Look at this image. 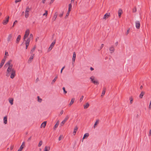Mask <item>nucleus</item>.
<instances>
[{"label": "nucleus", "instance_id": "a211bd4d", "mask_svg": "<svg viewBox=\"0 0 151 151\" xmlns=\"http://www.w3.org/2000/svg\"><path fill=\"white\" fill-rule=\"evenodd\" d=\"M76 57V54L75 52H74L73 53V57L72 58V61L73 62H74Z\"/></svg>", "mask_w": 151, "mask_h": 151}, {"label": "nucleus", "instance_id": "4468645a", "mask_svg": "<svg viewBox=\"0 0 151 151\" xmlns=\"http://www.w3.org/2000/svg\"><path fill=\"white\" fill-rule=\"evenodd\" d=\"M118 13L119 17H120L122 13V10L120 9H119L118 12Z\"/></svg>", "mask_w": 151, "mask_h": 151}, {"label": "nucleus", "instance_id": "864d4df0", "mask_svg": "<svg viewBox=\"0 0 151 151\" xmlns=\"http://www.w3.org/2000/svg\"><path fill=\"white\" fill-rule=\"evenodd\" d=\"M63 13H62L61 14H60L59 15V16L60 17H62L63 16Z\"/></svg>", "mask_w": 151, "mask_h": 151}, {"label": "nucleus", "instance_id": "b1692460", "mask_svg": "<svg viewBox=\"0 0 151 151\" xmlns=\"http://www.w3.org/2000/svg\"><path fill=\"white\" fill-rule=\"evenodd\" d=\"M13 100H14L13 98H10L9 99V102L12 105L13 104Z\"/></svg>", "mask_w": 151, "mask_h": 151}, {"label": "nucleus", "instance_id": "5fc2aeb1", "mask_svg": "<svg viewBox=\"0 0 151 151\" xmlns=\"http://www.w3.org/2000/svg\"><path fill=\"white\" fill-rule=\"evenodd\" d=\"M63 110H62V111H60V115H62V114H63Z\"/></svg>", "mask_w": 151, "mask_h": 151}, {"label": "nucleus", "instance_id": "f8f14e48", "mask_svg": "<svg viewBox=\"0 0 151 151\" xmlns=\"http://www.w3.org/2000/svg\"><path fill=\"white\" fill-rule=\"evenodd\" d=\"M24 145V142H23L22 143V145L19 148L18 150L17 151H21L24 148L23 146Z\"/></svg>", "mask_w": 151, "mask_h": 151}, {"label": "nucleus", "instance_id": "dca6fc26", "mask_svg": "<svg viewBox=\"0 0 151 151\" xmlns=\"http://www.w3.org/2000/svg\"><path fill=\"white\" fill-rule=\"evenodd\" d=\"M57 15H58L57 13V12H56L55 13V15H54V16L53 17V19H52L53 20V21H55V20L56 19L57 17Z\"/></svg>", "mask_w": 151, "mask_h": 151}, {"label": "nucleus", "instance_id": "f257e3e1", "mask_svg": "<svg viewBox=\"0 0 151 151\" xmlns=\"http://www.w3.org/2000/svg\"><path fill=\"white\" fill-rule=\"evenodd\" d=\"M12 62V60L9 61L4 65V67L6 68L8 67L7 69L6 76L8 77L10 75V78L13 79L15 76V70L13 68V65H10Z\"/></svg>", "mask_w": 151, "mask_h": 151}, {"label": "nucleus", "instance_id": "e433bc0d", "mask_svg": "<svg viewBox=\"0 0 151 151\" xmlns=\"http://www.w3.org/2000/svg\"><path fill=\"white\" fill-rule=\"evenodd\" d=\"M45 12L43 14V16H47V15L48 12L47 11H46V10H45Z\"/></svg>", "mask_w": 151, "mask_h": 151}, {"label": "nucleus", "instance_id": "1a4fd4ad", "mask_svg": "<svg viewBox=\"0 0 151 151\" xmlns=\"http://www.w3.org/2000/svg\"><path fill=\"white\" fill-rule=\"evenodd\" d=\"M110 16V13H108L106 14L104 16L103 19H106L108 17Z\"/></svg>", "mask_w": 151, "mask_h": 151}, {"label": "nucleus", "instance_id": "4c0bfd02", "mask_svg": "<svg viewBox=\"0 0 151 151\" xmlns=\"http://www.w3.org/2000/svg\"><path fill=\"white\" fill-rule=\"evenodd\" d=\"M37 98L38 99V102H41V101H42V99H41L40 98L39 96H37Z\"/></svg>", "mask_w": 151, "mask_h": 151}, {"label": "nucleus", "instance_id": "423d86ee", "mask_svg": "<svg viewBox=\"0 0 151 151\" xmlns=\"http://www.w3.org/2000/svg\"><path fill=\"white\" fill-rule=\"evenodd\" d=\"M6 56H5L4 57V58H3V59L1 61V62L0 63V68H1L2 67V66H3V65H4V62L6 60Z\"/></svg>", "mask_w": 151, "mask_h": 151}, {"label": "nucleus", "instance_id": "2eb2a0df", "mask_svg": "<svg viewBox=\"0 0 151 151\" xmlns=\"http://www.w3.org/2000/svg\"><path fill=\"white\" fill-rule=\"evenodd\" d=\"M109 50L111 52V53H112L114 51V47L113 46H112L109 48Z\"/></svg>", "mask_w": 151, "mask_h": 151}, {"label": "nucleus", "instance_id": "58836bf2", "mask_svg": "<svg viewBox=\"0 0 151 151\" xmlns=\"http://www.w3.org/2000/svg\"><path fill=\"white\" fill-rule=\"evenodd\" d=\"M17 20L15 21L14 22L13 25L12 26V27H11V28H12V27H14L15 24H16V23H17Z\"/></svg>", "mask_w": 151, "mask_h": 151}, {"label": "nucleus", "instance_id": "8fccbe9b", "mask_svg": "<svg viewBox=\"0 0 151 151\" xmlns=\"http://www.w3.org/2000/svg\"><path fill=\"white\" fill-rule=\"evenodd\" d=\"M52 47H51L50 46V47H49V48H48V50L49 51H50V50H52Z\"/></svg>", "mask_w": 151, "mask_h": 151}, {"label": "nucleus", "instance_id": "13d9d810", "mask_svg": "<svg viewBox=\"0 0 151 151\" xmlns=\"http://www.w3.org/2000/svg\"><path fill=\"white\" fill-rule=\"evenodd\" d=\"M151 135V129L150 130L149 135L150 136Z\"/></svg>", "mask_w": 151, "mask_h": 151}, {"label": "nucleus", "instance_id": "49530a36", "mask_svg": "<svg viewBox=\"0 0 151 151\" xmlns=\"http://www.w3.org/2000/svg\"><path fill=\"white\" fill-rule=\"evenodd\" d=\"M149 108L150 109L151 108V101H150L149 105Z\"/></svg>", "mask_w": 151, "mask_h": 151}, {"label": "nucleus", "instance_id": "338daca9", "mask_svg": "<svg viewBox=\"0 0 151 151\" xmlns=\"http://www.w3.org/2000/svg\"><path fill=\"white\" fill-rule=\"evenodd\" d=\"M8 52H6L5 53V55H8Z\"/></svg>", "mask_w": 151, "mask_h": 151}, {"label": "nucleus", "instance_id": "2f4dec72", "mask_svg": "<svg viewBox=\"0 0 151 151\" xmlns=\"http://www.w3.org/2000/svg\"><path fill=\"white\" fill-rule=\"evenodd\" d=\"M24 40L26 41L25 44H29L30 41V40L29 38H28L26 40Z\"/></svg>", "mask_w": 151, "mask_h": 151}, {"label": "nucleus", "instance_id": "473e14b6", "mask_svg": "<svg viewBox=\"0 0 151 151\" xmlns=\"http://www.w3.org/2000/svg\"><path fill=\"white\" fill-rule=\"evenodd\" d=\"M66 122H65V121L63 120L60 123V126L62 127L63 124L65 123Z\"/></svg>", "mask_w": 151, "mask_h": 151}, {"label": "nucleus", "instance_id": "39448f33", "mask_svg": "<svg viewBox=\"0 0 151 151\" xmlns=\"http://www.w3.org/2000/svg\"><path fill=\"white\" fill-rule=\"evenodd\" d=\"M9 16H7L6 19L3 21L2 22L3 24L6 25L9 22Z\"/></svg>", "mask_w": 151, "mask_h": 151}, {"label": "nucleus", "instance_id": "c756f323", "mask_svg": "<svg viewBox=\"0 0 151 151\" xmlns=\"http://www.w3.org/2000/svg\"><path fill=\"white\" fill-rule=\"evenodd\" d=\"M59 121H58V122L56 123V124L54 126V129H55L58 127L59 125Z\"/></svg>", "mask_w": 151, "mask_h": 151}, {"label": "nucleus", "instance_id": "7ed1b4c3", "mask_svg": "<svg viewBox=\"0 0 151 151\" xmlns=\"http://www.w3.org/2000/svg\"><path fill=\"white\" fill-rule=\"evenodd\" d=\"M31 9L29 7H27L26 8V11L25 12V17L26 18H27L28 17L29 14V12L30 10Z\"/></svg>", "mask_w": 151, "mask_h": 151}, {"label": "nucleus", "instance_id": "4be33fe9", "mask_svg": "<svg viewBox=\"0 0 151 151\" xmlns=\"http://www.w3.org/2000/svg\"><path fill=\"white\" fill-rule=\"evenodd\" d=\"M75 100V99L74 98H72L71 100V101L69 104V106H71L74 103Z\"/></svg>", "mask_w": 151, "mask_h": 151}, {"label": "nucleus", "instance_id": "20e7f679", "mask_svg": "<svg viewBox=\"0 0 151 151\" xmlns=\"http://www.w3.org/2000/svg\"><path fill=\"white\" fill-rule=\"evenodd\" d=\"M29 34V29L27 30L25 32V35H24L23 40H25L28 37Z\"/></svg>", "mask_w": 151, "mask_h": 151}, {"label": "nucleus", "instance_id": "393cba45", "mask_svg": "<svg viewBox=\"0 0 151 151\" xmlns=\"http://www.w3.org/2000/svg\"><path fill=\"white\" fill-rule=\"evenodd\" d=\"M4 123L5 124H6L7 123V117L5 116L4 118Z\"/></svg>", "mask_w": 151, "mask_h": 151}, {"label": "nucleus", "instance_id": "c9c22d12", "mask_svg": "<svg viewBox=\"0 0 151 151\" xmlns=\"http://www.w3.org/2000/svg\"><path fill=\"white\" fill-rule=\"evenodd\" d=\"M42 141H40L39 143V144L38 145V146L39 147H40L42 145Z\"/></svg>", "mask_w": 151, "mask_h": 151}, {"label": "nucleus", "instance_id": "f03ea898", "mask_svg": "<svg viewBox=\"0 0 151 151\" xmlns=\"http://www.w3.org/2000/svg\"><path fill=\"white\" fill-rule=\"evenodd\" d=\"M92 82L94 84L98 85L99 84L98 81L93 76H92L90 78Z\"/></svg>", "mask_w": 151, "mask_h": 151}, {"label": "nucleus", "instance_id": "774afa93", "mask_svg": "<svg viewBox=\"0 0 151 151\" xmlns=\"http://www.w3.org/2000/svg\"><path fill=\"white\" fill-rule=\"evenodd\" d=\"M54 0H51V2H50V3H52L53 2V1H54Z\"/></svg>", "mask_w": 151, "mask_h": 151}, {"label": "nucleus", "instance_id": "bf43d9fd", "mask_svg": "<svg viewBox=\"0 0 151 151\" xmlns=\"http://www.w3.org/2000/svg\"><path fill=\"white\" fill-rule=\"evenodd\" d=\"M104 45L103 44H102L101 45V49H102V47L104 46Z\"/></svg>", "mask_w": 151, "mask_h": 151}, {"label": "nucleus", "instance_id": "0e129e2a", "mask_svg": "<svg viewBox=\"0 0 151 151\" xmlns=\"http://www.w3.org/2000/svg\"><path fill=\"white\" fill-rule=\"evenodd\" d=\"M74 1V0H71V4L72 3H73Z\"/></svg>", "mask_w": 151, "mask_h": 151}, {"label": "nucleus", "instance_id": "6e6552de", "mask_svg": "<svg viewBox=\"0 0 151 151\" xmlns=\"http://www.w3.org/2000/svg\"><path fill=\"white\" fill-rule=\"evenodd\" d=\"M135 24L136 28L137 29H139L140 26L139 22V21H137L136 22Z\"/></svg>", "mask_w": 151, "mask_h": 151}, {"label": "nucleus", "instance_id": "5701e85b", "mask_svg": "<svg viewBox=\"0 0 151 151\" xmlns=\"http://www.w3.org/2000/svg\"><path fill=\"white\" fill-rule=\"evenodd\" d=\"M145 92L144 91H142L139 95V97L140 98H142Z\"/></svg>", "mask_w": 151, "mask_h": 151}, {"label": "nucleus", "instance_id": "37998d69", "mask_svg": "<svg viewBox=\"0 0 151 151\" xmlns=\"http://www.w3.org/2000/svg\"><path fill=\"white\" fill-rule=\"evenodd\" d=\"M63 90L64 93L65 94L67 93V91L65 90V88L64 87H63Z\"/></svg>", "mask_w": 151, "mask_h": 151}, {"label": "nucleus", "instance_id": "bb28decb", "mask_svg": "<svg viewBox=\"0 0 151 151\" xmlns=\"http://www.w3.org/2000/svg\"><path fill=\"white\" fill-rule=\"evenodd\" d=\"M56 40H55L52 43L50 46L53 48L54 47V45L55 44Z\"/></svg>", "mask_w": 151, "mask_h": 151}, {"label": "nucleus", "instance_id": "680f3d73", "mask_svg": "<svg viewBox=\"0 0 151 151\" xmlns=\"http://www.w3.org/2000/svg\"><path fill=\"white\" fill-rule=\"evenodd\" d=\"M70 11H71V10L68 9L67 13L69 14Z\"/></svg>", "mask_w": 151, "mask_h": 151}, {"label": "nucleus", "instance_id": "6ab92c4d", "mask_svg": "<svg viewBox=\"0 0 151 151\" xmlns=\"http://www.w3.org/2000/svg\"><path fill=\"white\" fill-rule=\"evenodd\" d=\"M78 127L77 126H76L74 129V131L73 132V134L74 135H75L76 132V131L78 130Z\"/></svg>", "mask_w": 151, "mask_h": 151}, {"label": "nucleus", "instance_id": "9d476101", "mask_svg": "<svg viewBox=\"0 0 151 151\" xmlns=\"http://www.w3.org/2000/svg\"><path fill=\"white\" fill-rule=\"evenodd\" d=\"M21 36V35H18L16 40V42L17 43H18L20 40Z\"/></svg>", "mask_w": 151, "mask_h": 151}, {"label": "nucleus", "instance_id": "412c9836", "mask_svg": "<svg viewBox=\"0 0 151 151\" xmlns=\"http://www.w3.org/2000/svg\"><path fill=\"white\" fill-rule=\"evenodd\" d=\"M36 45H35L34 47H33V48H32V49L31 50V51L30 52V53L31 54H32V53L34 51L35 49H36Z\"/></svg>", "mask_w": 151, "mask_h": 151}, {"label": "nucleus", "instance_id": "a878e982", "mask_svg": "<svg viewBox=\"0 0 151 151\" xmlns=\"http://www.w3.org/2000/svg\"><path fill=\"white\" fill-rule=\"evenodd\" d=\"M89 136L88 133H86L84 135V136L83 138V139H84L85 138H86Z\"/></svg>", "mask_w": 151, "mask_h": 151}, {"label": "nucleus", "instance_id": "7c9ffc66", "mask_svg": "<svg viewBox=\"0 0 151 151\" xmlns=\"http://www.w3.org/2000/svg\"><path fill=\"white\" fill-rule=\"evenodd\" d=\"M57 78H58L57 76L55 77V78L52 80V81L51 83V84H53L54 83V82H55V81H56V79H57Z\"/></svg>", "mask_w": 151, "mask_h": 151}, {"label": "nucleus", "instance_id": "e2e57ef3", "mask_svg": "<svg viewBox=\"0 0 151 151\" xmlns=\"http://www.w3.org/2000/svg\"><path fill=\"white\" fill-rule=\"evenodd\" d=\"M90 70H94V69L92 67H91L90 68Z\"/></svg>", "mask_w": 151, "mask_h": 151}, {"label": "nucleus", "instance_id": "3c124183", "mask_svg": "<svg viewBox=\"0 0 151 151\" xmlns=\"http://www.w3.org/2000/svg\"><path fill=\"white\" fill-rule=\"evenodd\" d=\"M31 138L32 136H30L28 139L27 141L28 142L31 139Z\"/></svg>", "mask_w": 151, "mask_h": 151}, {"label": "nucleus", "instance_id": "09e8293b", "mask_svg": "<svg viewBox=\"0 0 151 151\" xmlns=\"http://www.w3.org/2000/svg\"><path fill=\"white\" fill-rule=\"evenodd\" d=\"M62 137V135H60V137H59V138H58L59 141H60Z\"/></svg>", "mask_w": 151, "mask_h": 151}, {"label": "nucleus", "instance_id": "603ef678", "mask_svg": "<svg viewBox=\"0 0 151 151\" xmlns=\"http://www.w3.org/2000/svg\"><path fill=\"white\" fill-rule=\"evenodd\" d=\"M29 44H26V49H27L28 47L29 46Z\"/></svg>", "mask_w": 151, "mask_h": 151}, {"label": "nucleus", "instance_id": "052dcab7", "mask_svg": "<svg viewBox=\"0 0 151 151\" xmlns=\"http://www.w3.org/2000/svg\"><path fill=\"white\" fill-rule=\"evenodd\" d=\"M69 14L67 13L66 14V16H65V18L68 17L69 16Z\"/></svg>", "mask_w": 151, "mask_h": 151}, {"label": "nucleus", "instance_id": "aec40b11", "mask_svg": "<svg viewBox=\"0 0 151 151\" xmlns=\"http://www.w3.org/2000/svg\"><path fill=\"white\" fill-rule=\"evenodd\" d=\"M89 106V103H87L86 104V105H84V109H87L88 107Z\"/></svg>", "mask_w": 151, "mask_h": 151}, {"label": "nucleus", "instance_id": "f704fd0d", "mask_svg": "<svg viewBox=\"0 0 151 151\" xmlns=\"http://www.w3.org/2000/svg\"><path fill=\"white\" fill-rule=\"evenodd\" d=\"M72 6L71 5V4L70 3L68 5V9L69 10H71L72 9Z\"/></svg>", "mask_w": 151, "mask_h": 151}, {"label": "nucleus", "instance_id": "f3484780", "mask_svg": "<svg viewBox=\"0 0 151 151\" xmlns=\"http://www.w3.org/2000/svg\"><path fill=\"white\" fill-rule=\"evenodd\" d=\"M50 147L49 146H45L44 149V151H49L50 150Z\"/></svg>", "mask_w": 151, "mask_h": 151}, {"label": "nucleus", "instance_id": "79ce46f5", "mask_svg": "<svg viewBox=\"0 0 151 151\" xmlns=\"http://www.w3.org/2000/svg\"><path fill=\"white\" fill-rule=\"evenodd\" d=\"M129 30H130L129 29H128V30L127 31V32H126L125 33L126 35H128V34H129Z\"/></svg>", "mask_w": 151, "mask_h": 151}, {"label": "nucleus", "instance_id": "ea45409f", "mask_svg": "<svg viewBox=\"0 0 151 151\" xmlns=\"http://www.w3.org/2000/svg\"><path fill=\"white\" fill-rule=\"evenodd\" d=\"M137 11V9L136 7H134L132 10V11L133 12H135Z\"/></svg>", "mask_w": 151, "mask_h": 151}, {"label": "nucleus", "instance_id": "a19ab883", "mask_svg": "<svg viewBox=\"0 0 151 151\" xmlns=\"http://www.w3.org/2000/svg\"><path fill=\"white\" fill-rule=\"evenodd\" d=\"M130 104H132V103L133 99L132 97H131L130 98Z\"/></svg>", "mask_w": 151, "mask_h": 151}, {"label": "nucleus", "instance_id": "6e6d98bb", "mask_svg": "<svg viewBox=\"0 0 151 151\" xmlns=\"http://www.w3.org/2000/svg\"><path fill=\"white\" fill-rule=\"evenodd\" d=\"M14 148V146H11L10 147V149L11 150H12Z\"/></svg>", "mask_w": 151, "mask_h": 151}, {"label": "nucleus", "instance_id": "de8ad7c7", "mask_svg": "<svg viewBox=\"0 0 151 151\" xmlns=\"http://www.w3.org/2000/svg\"><path fill=\"white\" fill-rule=\"evenodd\" d=\"M65 68V66L63 67V68L61 69V71H60V73H62V71H63V70Z\"/></svg>", "mask_w": 151, "mask_h": 151}, {"label": "nucleus", "instance_id": "cd10ccee", "mask_svg": "<svg viewBox=\"0 0 151 151\" xmlns=\"http://www.w3.org/2000/svg\"><path fill=\"white\" fill-rule=\"evenodd\" d=\"M106 91V88H104L101 95V96H103L105 94Z\"/></svg>", "mask_w": 151, "mask_h": 151}, {"label": "nucleus", "instance_id": "c03bdc74", "mask_svg": "<svg viewBox=\"0 0 151 151\" xmlns=\"http://www.w3.org/2000/svg\"><path fill=\"white\" fill-rule=\"evenodd\" d=\"M83 96H81V98H80V102H81V101H82V100L83 99Z\"/></svg>", "mask_w": 151, "mask_h": 151}, {"label": "nucleus", "instance_id": "0eeeda50", "mask_svg": "<svg viewBox=\"0 0 151 151\" xmlns=\"http://www.w3.org/2000/svg\"><path fill=\"white\" fill-rule=\"evenodd\" d=\"M12 34H10L8 35V37L7 38V41L8 42H9L11 41L12 39Z\"/></svg>", "mask_w": 151, "mask_h": 151}, {"label": "nucleus", "instance_id": "c85d7f7f", "mask_svg": "<svg viewBox=\"0 0 151 151\" xmlns=\"http://www.w3.org/2000/svg\"><path fill=\"white\" fill-rule=\"evenodd\" d=\"M99 123V120H96V122L95 123V124H94V128H95L96 127V126Z\"/></svg>", "mask_w": 151, "mask_h": 151}, {"label": "nucleus", "instance_id": "69168bd1", "mask_svg": "<svg viewBox=\"0 0 151 151\" xmlns=\"http://www.w3.org/2000/svg\"><path fill=\"white\" fill-rule=\"evenodd\" d=\"M46 0H42V2L44 4L45 3Z\"/></svg>", "mask_w": 151, "mask_h": 151}, {"label": "nucleus", "instance_id": "4d7b16f0", "mask_svg": "<svg viewBox=\"0 0 151 151\" xmlns=\"http://www.w3.org/2000/svg\"><path fill=\"white\" fill-rule=\"evenodd\" d=\"M30 38H32L33 37V35L32 34H31L30 35Z\"/></svg>", "mask_w": 151, "mask_h": 151}, {"label": "nucleus", "instance_id": "ddd939ff", "mask_svg": "<svg viewBox=\"0 0 151 151\" xmlns=\"http://www.w3.org/2000/svg\"><path fill=\"white\" fill-rule=\"evenodd\" d=\"M47 123L46 121H45L43 122L41 124V127L45 128L46 125Z\"/></svg>", "mask_w": 151, "mask_h": 151}, {"label": "nucleus", "instance_id": "9b49d317", "mask_svg": "<svg viewBox=\"0 0 151 151\" xmlns=\"http://www.w3.org/2000/svg\"><path fill=\"white\" fill-rule=\"evenodd\" d=\"M34 54L32 55L29 58V59L28 60V62L29 63H30L31 62V61H32V60L34 58Z\"/></svg>", "mask_w": 151, "mask_h": 151}, {"label": "nucleus", "instance_id": "a18cd8bd", "mask_svg": "<svg viewBox=\"0 0 151 151\" xmlns=\"http://www.w3.org/2000/svg\"><path fill=\"white\" fill-rule=\"evenodd\" d=\"M22 0H16L15 1V3H17L18 2H20Z\"/></svg>", "mask_w": 151, "mask_h": 151}, {"label": "nucleus", "instance_id": "72a5a7b5", "mask_svg": "<svg viewBox=\"0 0 151 151\" xmlns=\"http://www.w3.org/2000/svg\"><path fill=\"white\" fill-rule=\"evenodd\" d=\"M69 118V116L68 115H67L65 117V118L63 120L65 121V122H66V121L68 120V119Z\"/></svg>", "mask_w": 151, "mask_h": 151}]
</instances>
